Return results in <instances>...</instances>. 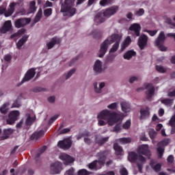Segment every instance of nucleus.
<instances>
[{
  "instance_id": "obj_1",
  "label": "nucleus",
  "mask_w": 175,
  "mask_h": 175,
  "mask_svg": "<svg viewBox=\"0 0 175 175\" xmlns=\"http://www.w3.org/2000/svg\"><path fill=\"white\" fill-rule=\"evenodd\" d=\"M125 115L121 111H111L109 109H103L98 113L97 120L98 121L99 126H104L108 123V125L113 126L114 124H117L113 129V132H120L122 129L121 123L124 120ZM107 121V122L105 120Z\"/></svg>"
},
{
  "instance_id": "obj_2",
  "label": "nucleus",
  "mask_w": 175,
  "mask_h": 175,
  "mask_svg": "<svg viewBox=\"0 0 175 175\" xmlns=\"http://www.w3.org/2000/svg\"><path fill=\"white\" fill-rule=\"evenodd\" d=\"M137 152L139 155H137L135 152H129L128 159L131 163H136L139 172H142L143 164L146 163V157L142 155H145V157L150 158L151 152H150V150L148 149V145H141L137 148Z\"/></svg>"
},
{
  "instance_id": "obj_3",
  "label": "nucleus",
  "mask_w": 175,
  "mask_h": 175,
  "mask_svg": "<svg viewBox=\"0 0 175 175\" xmlns=\"http://www.w3.org/2000/svg\"><path fill=\"white\" fill-rule=\"evenodd\" d=\"M76 0H64L62 3L61 12L64 13V16L73 17L76 14V8H75V1Z\"/></svg>"
},
{
  "instance_id": "obj_4",
  "label": "nucleus",
  "mask_w": 175,
  "mask_h": 175,
  "mask_svg": "<svg viewBox=\"0 0 175 175\" xmlns=\"http://www.w3.org/2000/svg\"><path fill=\"white\" fill-rule=\"evenodd\" d=\"M98 161H95L88 165L90 170H98L102 168V166L105 165V161H106V152H102L97 154Z\"/></svg>"
},
{
  "instance_id": "obj_5",
  "label": "nucleus",
  "mask_w": 175,
  "mask_h": 175,
  "mask_svg": "<svg viewBox=\"0 0 175 175\" xmlns=\"http://www.w3.org/2000/svg\"><path fill=\"white\" fill-rule=\"evenodd\" d=\"M110 44H113V40L111 38H107L101 44L100 47V50L98 51V56L99 58H103L105 57V54L107 53V49H109V46Z\"/></svg>"
},
{
  "instance_id": "obj_6",
  "label": "nucleus",
  "mask_w": 175,
  "mask_h": 175,
  "mask_svg": "<svg viewBox=\"0 0 175 175\" xmlns=\"http://www.w3.org/2000/svg\"><path fill=\"white\" fill-rule=\"evenodd\" d=\"M108 38H111L112 39V43L115 44L112 46L111 49L109 50V54H111V53H116L117 50H118V48L120 47V42H121V39L122 38V36L120 34H112L111 36H109Z\"/></svg>"
},
{
  "instance_id": "obj_7",
  "label": "nucleus",
  "mask_w": 175,
  "mask_h": 175,
  "mask_svg": "<svg viewBox=\"0 0 175 175\" xmlns=\"http://www.w3.org/2000/svg\"><path fill=\"white\" fill-rule=\"evenodd\" d=\"M165 39H166L165 32L161 31L155 41L156 46H158L161 51H166V50H167V48L163 46V43H165Z\"/></svg>"
},
{
  "instance_id": "obj_8",
  "label": "nucleus",
  "mask_w": 175,
  "mask_h": 175,
  "mask_svg": "<svg viewBox=\"0 0 175 175\" xmlns=\"http://www.w3.org/2000/svg\"><path fill=\"white\" fill-rule=\"evenodd\" d=\"M18 117H20V111H12L10 112L8 119L7 120L8 124L12 125V124H14L18 120Z\"/></svg>"
},
{
  "instance_id": "obj_9",
  "label": "nucleus",
  "mask_w": 175,
  "mask_h": 175,
  "mask_svg": "<svg viewBox=\"0 0 175 175\" xmlns=\"http://www.w3.org/2000/svg\"><path fill=\"white\" fill-rule=\"evenodd\" d=\"M169 143H170V139H165L158 144L157 154L159 155V158H162V155H163V152L165 151L163 147H165V146H167Z\"/></svg>"
},
{
  "instance_id": "obj_10",
  "label": "nucleus",
  "mask_w": 175,
  "mask_h": 175,
  "mask_svg": "<svg viewBox=\"0 0 175 175\" xmlns=\"http://www.w3.org/2000/svg\"><path fill=\"white\" fill-rule=\"evenodd\" d=\"M59 158L63 161L64 165H70L75 162V158L66 153H61Z\"/></svg>"
},
{
  "instance_id": "obj_11",
  "label": "nucleus",
  "mask_w": 175,
  "mask_h": 175,
  "mask_svg": "<svg viewBox=\"0 0 175 175\" xmlns=\"http://www.w3.org/2000/svg\"><path fill=\"white\" fill-rule=\"evenodd\" d=\"M62 170V163L59 161H56L51 165V174H58Z\"/></svg>"
},
{
  "instance_id": "obj_12",
  "label": "nucleus",
  "mask_w": 175,
  "mask_h": 175,
  "mask_svg": "<svg viewBox=\"0 0 175 175\" xmlns=\"http://www.w3.org/2000/svg\"><path fill=\"white\" fill-rule=\"evenodd\" d=\"M57 146L59 148H62V150H69L72 147V140L69 138L64 139L62 141H59Z\"/></svg>"
},
{
  "instance_id": "obj_13",
  "label": "nucleus",
  "mask_w": 175,
  "mask_h": 175,
  "mask_svg": "<svg viewBox=\"0 0 175 175\" xmlns=\"http://www.w3.org/2000/svg\"><path fill=\"white\" fill-rule=\"evenodd\" d=\"M29 23H31V18H19L15 21V27L16 28H23V27H25Z\"/></svg>"
},
{
  "instance_id": "obj_14",
  "label": "nucleus",
  "mask_w": 175,
  "mask_h": 175,
  "mask_svg": "<svg viewBox=\"0 0 175 175\" xmlns=\"http://www.w3.org/2000/svg\"><path fill=\"white\" fill-rule=\"evenodd\" d=\"M142 29V26L139 23H133L129 27V31H131L134 36H140V31Z\"/></svg>"
},
{
  "instance_id": "obj_15",
  "label": "nucleus",
  "mask_w": 175,
  "mask_h": 175,
  "mask_svg": "<svg viewBox=\"0 0 175 175\" xmlns=\"http://www.w3.org/2000/svg\"><path fill=\"white\" fill-rule=\"evenodd\" d=\"M118 10V8L117 6H114L101 11V13L103 14V17H111V16L117 13Z\"/></svg>"
},
{
  "instance_id": "obj_16",
  "label": "nucleus",
  "mask_w": 175,
  "mask_h": 175,
  "mask_svg": "<svg viewBox=\"0 0 175 175\" xmlns=\"http://www.w3.org/2000/svg\"><path fill=\"white\" fill-rule=\"evenodd\" d=\"M93 70L95 73H102V72H105L103 63L100 60L97 59L94 64Z\"/></svg>"
},
{
  "instance_id": "obj_17",
  "label": "nucleus",
  "mask_w": 175,
  "mask_h": 175,
  "mask_svg": "<svg viewBox=\"0 0 175 175\" xmlns=\"http://www.w3.org/2000/svg\"><path fill=\"white\" fill-rule=\"evenodd\" d=\"M36 73V72H35V69H33V68L29 69L26 72L25 77L23 78V79L21 81V84H23V83H25V81H29V80H31V79H33V77H35Z\"/></svg>"
},
{
  "instance_id": "obj_18",
  "label": "nucleus",
  "mask_w": 175,
  "mask_h": 175,
  "mask_svg": "<svg viewBox=\"0 0 175 175\" xmlns=\"http://www.w3.org/2000/svg\"><path fill=\"white\" fill-rule=\"evenodd\" d=\"M148 41V37L147 36L142 34L139 38L138 45L141 50H143L146 46H147V42Z\"/></svg>"
},
{
  "instance_id": "obj_19",
  "label": "nucleus",
  "mask_w": 175,
  "mask_h": 175,
  "mask_svg": "<svg viewBox=\"0 0 175 175\" xmlns=\"http://www.w3.org/2000/svg\"><path fill=\"white\" fill-rule=\"evenodd\" d=\"M140 120H147L150 117V108L146 107L140 109Z\"/></svg>"
},
{
  "instance_id": "obj_20",
  "label": "nucleus",
  "mask_w": 175,
  "mask_h": 175,
  "mask_svg": "<svg viewBox=\"0 0 175 175\" xmlns=\"http://www.w3.org/2000/svg\"><path fill=\"white\" fill-rule=\"evenodd\" d=\"M26 125H32L35 120H36V115L33 111L26 114Z\"/></svg>"
},
{
  "instance_id": "obj_21",
  "label": "nucleus",
  "mask_w": 175,
  "mask_h": 175,
  "mask_svg": "<svg viewBox=\"0 0 175 175\" xmlns=\"http://www.w3.org/2000/svg\"><path fill=\"white\" fill-rule=\"evenodd\" d=\"M146 90H148L146 92V98L147 99H151L152 96H154V92H155V88H154V85L151 83H148L146 85Z\"/></svg>"
},
{
  "instance_id": "obj_22",
  "label": "nucleus",
  "mask_w": 175,
  "mask_h": 175,
  "mask_svg": "<svg viewBox=\"0 0 175 175\" xmlns=\"http://www.w3.org/2000/svg\"><path fill=\"white\" fill-rule=\"evenodd\" d=\"M121 110L123 113H129L132 110V107H131V104L126 101L123 100L120 103Z\"/></svg>"
},
{
  "instance_id": "obj_23",
  "label": "nucleus",
  "mask_w": 175,
  "mask_h": 175,
  "mask_svg": "<svg viewBox=\"0 0 175 175\" xmlns=\"http://www.w3.org/2000/svg\"><path fill=\"white\" fill-rule=\"evenodd\" d=\"M59 43H61V38L57 37L52 38L50 42L46 43L48 50L53 49L55 44H59Z\"/></svg>"
},
{
  "instance_id": "obj_24",
  "label": "nucleus",
  "mask_w": 175,
  "mask_h": 175,
  "mask_svg": "<svg viewBox=\"0 0 175 175\" xmlns=\"http://www.w3.org/2000/svg\"><path fill=\"white\" fill-rule=\"evenodd\" d=\"M16 3L15 2H12L9 5V8L7 11L5 12L4 15L5 17H10L13 13H14V9L16 8Z\"/></svg>"
},
{
  "instance_id": "obj_25",
  "label": "nucleus",
  "mask_w": 175,
  "mask_h": 175,
  "mask_svg": "<svg viewBox=\"0 0 175 175\" xmlns=\"http://www.w3.org/2000/svg\"><path fill=\"white\" fill-rule=\"evenodd\" d=\"M12 28V21H7L4 23L3 26L0 29V32L1 33H6L8 31H10V29Z\"/></svg>"
},
{
  "instance_id": "obj_26",
  "label": "nucleus",
  "mask_w": 175,
  "mask_h": 175,
  "mask_svg": "<svg viewBox=\"0 0 175 175\" xmlns=\"http://www.w3.org/2000/svg\"><path fill=\"white\" fill-rule=\"evenodd\" d=\"M94 23H96L97 25L99 24H102V23H105V18L102 12H99L94 17Z\"/></svg>"
},
{
  "instance_id": "obj_27",
  "label": "nucleus",
  "mask_w": 175,
  "mask_h": 175,
  "mask_svg": "<svg viewBox=\"0 0 175 175\" xmlns=\"http://www.w3.org/2000/svg\"><path fill=\"white\" fill-rule=\"evenodd\" d=\"M131 42L132 39H131L129 36H127L121 44V51H124V50H125Z\"/></svg>"
},
{
  "instance_id": "obj_28",
  "label": "nucleus",
  "mask_w": 175,
  "mask_h": 175,
  "mask_svg": "<svg viewBox=\"0 0 175 175\" xmlns=\"http://www.w3.org/2000/svg\"><path fill=\"white\" fill-rule=\"evenodd\" d=\"M105 85H106L105 82L100 83L98 87L97 83H94L95 92L97 94H100V92H102V88H105Z\"/></svg>"
},
{
  "instance_id": "obj_29",
  "label": "nucleus",
  "mask_w": 175,
  "mask_h": 175,
  "mask_svg": "<svg viewBox=\"0 0 175 175\" xmlns=\"http://www.w3.org/2000/svg\"><path fill=\"white\" fill-rule=\"evenodd\" d=\"M44 135V131L43 130H41L38 132L34 133L31 137V140H38V139H40L42 136Z\"/></svg>"
},
{
  "instance_id": "obj_30",
  "label": "nucleus",
  "mask_w": 175,
  "mask_h": 175,
  "mask_svg": "<svg viewBox=\"0 0 175 175\" xmlns=\"http://www.w3.org/2000/svg\"><path fill=\"white\" fill-rule=\"evenodd\" d=\"M107 140H109V137H103L99 135L96 136V143H97V144H105Z\"/></svg>"
},
{
  "instance_id": "obj_31",
  "label": "nucleus",
  "mask_w": 175,
  "mask_h": 175,
  "mask_svg": "<svg viewBox=\"0 0 175 175\" xmlns=\"http://www.w3.org/2000/svg\"><path fill=\"white\" fill-rule=\"evenodd\" d=\"M13 133V129H7L3 131V135L0 139L1 140H5V139H8L10 135Z\"/></svg>"
},
{
  "instance_id": "obj_32",
  "label": "nucleus",
  "mask_w": 175,
  "mask_h": 175,
  "mask_svg": "<svg viewBox=\"0 0 175 175\" xmlns=\"http://www.w3.org/2000/svg\"><path fill=\"white\" fill-rule=\"evenodd\" d=\"M135 55H136V52H135L134 51H129L126 53H125L123 55V58L124 59H131V58H132V57H135Z\"/></svg>"
},
{
  "instance_id": "obj_33",
  "label": "nucleus",
  "mask_w": 175,
  "mask_h": 175,
  "mask_svg": "<svg viewBox=\"0 0 175 175\" xmlns=\"http://www.w3.org/2000/svg\"><path fill=\"white\" fill-rule=\"evenodd\" d=\"M28 38L29 36L25 35L24 36L22 39H21L18 43L16 44L17 46V49H21V47L23 46V45L24 44V43H25V42H27V40H28Z\"/></svg>"
},
{
  "instance_id": "obj_34",
  "label": "nucleus",
  "mask_w": 175,
  "mask_h": 175,
  "mask_svg": "<svg viewBox=\"0 0 175 175\" xmlns=\"http://www.w3.org/2000/svg\"><path fill=\"white\" fill-rule=\"evenodd\" d=\"M150 165L151 166L152 168H153L154 172H159L161 170V164H155V161H154V160L150 161Z\"/></svg>"
},
{
  "instance_id": "obj_35",
  "label": "nucleus",
  "mask_w": 175,
  "mask_h": 175,
  "mask_svg": "<svg viewBox=\"0 0 175 175\" xmlns=\"http://www.w3.org/2000/svg\"><path fill=\"white\" fill-rule=\"evenodd\" d=\"M169 124L172 126L171 133L174 135V133H175V115L172 116L170 118Z\"/></svg>"
},
{
  "instance_id": "obj_36",
  "label": "nucleus",
  "mask_w": 175,
  "mask_h": 175,
  "mask_svg": "<svg viewBox=\"0 0 175 175\" xmlns=\"http://www.w3.org/2000/svg\"><path fill=\"white\" fill-rule=\"evenodd\" d=\"M113 149L115 150L116 155H122V148L118 146V144L115 143L113 144Z\"/></svg>"
},
{
  "instance_id": "obj_37",
  "label": "nucleus",
  "mask_w": 175,
  "mask_h": 175,
  "mask_svg": "<svg viewBox=\"0 0 175 175\" xmlns=\"http://www.w3.org/2000/svg\"><path fill=\"white\" fill-rule=\"evenodd\" d=\"M36 12V2L32 1L29 3V13H35Z\"/></svg>"
},
{
  "instance_id": "obj_38",
  "label": "nucleus",
  "mask_w": 175,
  "mask_h": 175,
  "mask_svg": "<svg viewBox=\"0 0 175 175\" xmlns=\"http://www.w3.org/2000/svg\"><path fill=\"white\" fill-rule=\"evenodd\" d=\"M116 142L118 143H120V144H128V143H131V142H132V139L130 137H124L117 139Z\"/></svg>"
},
{
  "instance_id": "obj_39",
  "label": "nucleus",
  "mask_w": 175,
  "mask_h": 175,
  "mask_svg": "<svg viewBox=\"0 0 175 175\" xmlns=\"http://www.w3.org/2000/svg\"><path fill=\"white\" fill-rule=\"evenodd\" d=\"M9 103H5L0 107V111L2 114H6V113H8V110H9Z\"/></svg>"
},
{
  "instance_id": "obj_40",
  "label": "nucleus",
  "mask_w": 175,
  "mask_h": 175,
  "mask_svg": "<svg viewBox=\"0 0 175 175\" xmlns=\"http://www.w3.org/2000/svg\"><path fill=\"white\" fill-rule=\"evenodd\" d=\"M24 33H25V29H21V30H18L17 33L12 35L10 38L14 39V38H21V35H24Z\"/></svg>"
},
{
  "instance_id": "obj_41",
  "label": "nucleus",
  "mask_w": 175,
  "mask_h": 175,
  "mask_svg": "<svg viewBox=\"0 0 175 175\" xmlns=\"http://www.w3.org/2000/svg\"><path fill=\"white\" fill-rule=\"evenodd\" d=\"M43 14V11L42 9H40L34 18V23L36 24V23H39L40 21V19L42 18V14Z\"/></svg>"
},
{
  "instance_id": "obj_42",
  "label": "nucleus",
  "mask_w": 175,
  "mask_h": 175,
  "mask_svg": "<svg viewBox=\"0 0 175 175\" xmlns=\"http://www.w3.org/2000/svg\"><path fill=\"white\" fill-rule=\"evenodd\" d=\"M173 99L165 98L162 99L161 102V103H163V105H165V106H172V105H173Z\"/></svg>"
},
{
  "instance_id": "obj_43",
  "label": "nucleus",
  "mask_w": 175,
  "mask_h": 175,
  "mask_svg": "<svg viewBox=\"0 0 175 175\" xmlns=\"http://www.w3.org/2000/svg\"><path fill=\"white\" fill-rule=\"evenodd\" d=\"M118 103H112L107 105V109L109 110H117L118 109Z\"/></svg>"
},
{
  "instance_id": "obj_44",
  "label": "nucleus",
  "mask_w": 175,
  "mask_h": 175,
  "mask_svg": "<svg viewBox=\"0 0 175 175\" xmlns=\"http://www.w3.org/2000/svg\"><path fill=\"white\" fill-rule=\"evenodd\" d=\"M131 119H129L123 124L122 129L126 130L129 129V128H131Z\"/></svg>"
},
{
  "instance_id": "obj_45",
  "label": "nucleus",
  "mask_w": 175,
  "mask_h": 175,
  "mask_svg": "<svg viewBox=\"0 0 175 175\" xmlns=\"http://www.w3.org/2000/svg\"><path fill=\"white\" fill-rule=\"evenodd\" d=\"M75 72H76V69L72 68L67 74H66L64 75L66 80H68V79H69L73 74H75Z\"/></svg>"
},
{
  "instance_id": "obj_46",
  "label": "nucleus",
  "mask_w": 175,
  "mask_h": 175,
  "mask_svg": "<svg viewBox=\"0 0 175 175\" xmlns=\"http://www.w3.org/2000/svg\"><path fill=\"white\" fill-rule=\"evenodd\" d=\"M53 14V10L51 8H48L44 11V14L46 17H50Z\"/></svg>"
},
{
  "instance_id": "obj_47",
  "label": "nucleus",
  "mask_w": 175,
  "mask_h": 175,
  "mask_svg": "<svg viewBox=\"0 0 175 175\" xmlns=\"http://www.w3.org/2000/svg\"><path fill=\"white\" fill-rule=\"evenodd\" d=\"M148 133H149V136H150V139H154L155 136H157V132H155L154 129L149 130Z\"/></svg>"
},
{
  "instance_id": "obj_48",
  "label": "nucleus",
  "mask_w": 175,
  "mask_h": 175,
  "mask_svg": "<svg viewBox=\"0 0 175 175\" xmlns=\"http://www.w3.org/2000/svg\"><path fill=\"white\" fill-rule=\"evenodd\" d=\"M156 70L157 72H159V73H165V72H166V68L162 66H156Z\"/></svg>"
},
{
  "instance_id": "obj_49",
  "label": "nucleus",
  "mask_w": 175,
  "mask_h": 175,
  "mask_svg": "<svg viewBox=\"0 0 175 175\" xmlns=\"http://www.w3.org/2000/svg\"><path fill=\"white\" fill-rule=\"evenodd\" d=\"M88 136H90V134L88 133H87L84 137V142H85V143H86V144H91L92 141L91 140V139H90V137Z\"/></svg>"
},
{
  "instance_id": "obj_50",
  "label": "nucleus",
  "mask_w": 175,
  "mask_h": 175,
  "mask_svg": "<svg viewBox=\"0 0 175 175\" xmlns=\"http://www.w3.org/2000/svg\"><path fill=\"white\" fill-rule=\"evenodd\" d=\"M167 96H170V98H175V89L170 90L167 92Z\"/></svg>"
},
{
  "instance_id": "obj_51",
  "label": "nucleus",
  "mask_w": 175,
  "mask_h": 175,
  "mask_svg": "<svg viewBox=\"0 0 175 175\" xmlns=\"http://www.w3.org/2000/svg\"><path fill=\"white\" fill-rule=\"evenodd\" d=\"M90 173L86 170H80L78 172V175H89Z\"/></svg>"
},
{
  "instance_id": "obj_52",
  "label": "nucleus",
  "mask_w": 175,
  "mask_h": 175,
  "mask_svg": "<svg viewBox=\"0 0 175 175\" xmlns=\"http://www.w3.org/2000/svg\"><path fill=\"white\" fill-rule=\"evenodd\" d=\"M46 146H43L39 150L38 152L37 153V157H40V154H43V152H44L45 150H46Z\"/></svg>"
},
{
  "instance_id": "obj_53",
  "label": "nucleus",
  "mask_w": 175,
  "mask_h": 175,
  "mask_svg": "<svg viewBox=\"0 0 175 175\" xmlns=\"http://www.w3.org/2000/svg\"><path fill=\"white\" fill-rule=\"evenodd\" d=\"M143 14H144V10L141 8L139 9L137 12H135V16H143Z\"/></svg>"
},
{
  "instance_id": "obj_54",
  "label": "nucleus",
  "mask_w": 175,
  "mask_h": 175,
  "mask_svg": "<svg viewBox=\"0 0 175 175\" xmlns=\"http://www.w3.org/2000/svg\"><path fill=\"white\" fill-rule=\"evenodd\" d=\"M21 106V103H20V100H16L13 104L12 107H20Z\"/></svg>"
},
{
  "instance_id": "obj_55",
  "label": "nucleus",
  "mask_w": 175,
  "mask_h": 175,
  "mask_svg": "<svg viewBox=\"0 0 175 175\" xmlns=\"http://www.w3.org/2000/svg\"><path fill=\"white\" fill-rule=\"evenodd\" d=\"M120 173L121 175H128V171L126 170V168H125V167H122L120 170Z\"/></svg>"
},
{
  "instance_id": "obj_56",
  "label": "nucleus",
  "mask_w": 175,
  "mask_h": 175,
  "mask_svg": "<svg viewBox=\"0 0 175 175\" xmlns=\"http://www.w3.org/2000/svg\"><path fill=\"white\" fill-rule=\"evenodd\" d=\"M152 122H159V118L157 116V114H154L152 118Z\"/></svg>"
},
{
  "instance_id": "obj_57",
  "label": "nucleus",
  "mask_w": 175,
  "mask_h": 175,
  "mask_svg": "<svg viewBox=\"0 0 175 175\" xmlns=\"http://www.w3.org/2000/svg\"><path fill=\"white\" fill-rule=\"evenodd\" d=\"M109 2H110V0H101L100 1V5L101 6H105V5H107V3H109Z\"/></svg>"
},
{
  "instance_id": "obj_58",
  "label": "nucleus",
  "mask_w": 175,
  "mask_h": 175,
  "mask_svg": "<svg viewBox=\"0 0 175 175\" xmlns=\"http://www.w3.org/2000/svg\"><path fill=\"white\" fill-rule=\"evenodd\" d=\"M57 118H58V116H57V115L53 116V117L51 118V119L49 120V124H53V122L54 121H55Z\"/></svg>"
},
{
  "instance_id": "obj_59",
  "label": "nucleus",
  "mask_w": 175,
  "mask_h": 175,
  "mask_svg": "<svg viewBox=\"0 0 175 175\" xmlns=\"http://www.w3.org/2000/svg\"><path fill=\"white\" fill-rule=\"evenodd\" d=\"M75 173V170H73V168H70V170H68V171L66 172V175H73V174Z\"/></svg>"
},
{
  "instance_id": "obj_60",
  "label": "nucleus",
  "mask_w": 175,
  "mask_h": 175,
  "mask_svg": "<svg viewBox=\"0 0 175 175\" xmlns=\"http://www.w3.org/2000/svg\"><path fill=\"white\" fill-rule=\"evenodd\" d=\"M92 35L94 38H98V36H100V31H95L92 33Z\"/></svg>"
},
{
  "instance_id": "obj_61",
  "label": "nucleus",
  "mask_w": 175,
  "mask_h": 175,
  "mask_svg": "<svg viewBox=\"0 0 175 175\" xmlns=\"http://www.w3.org/2000/svg\"><path fill=\"white\" fill-rule=\"evenodd\" d=\"M174 161V157L172 155H170L167 157V162H168V163H173Z\"/></svg>"
},
{
  "instance_id": "obj_62",
  "label": "nucleus",
  "mask_w": 175,
  "mask_h": 175,
  "mask_svg": "<svg viewBox=\"0 0 175 175\" xmlns=\"http://www.w3.org/2000/svg\"><path fill=\"white\" fill-rule=\"evenodd\" d=\"M148 33H149V35L150 36H154V35H157V32H158V31L157 30H154V31H147Z\"/></svg>"
},
{
  "instance_id": "obj_63",
  "label": "nucleus",
  "mask_w": 175,
  "mask_h": 175,
  "mask_svg": "<svg viewBox=\"0 0 175 175\" xmlns=\"http://www.w3.org/2000/svg\"><path fill=\"white\" fill-rule=\"evenodd\" d=\"M4 59H5V61H6V62H10V59H12V56L10 55H6L4 57Z\"/></svg>"
},
{
  "instance_id": "obj_64",
  "label": "nucleus",
  "mask_w": 175,
  "mask_h": 175,
  "mask_svg": "<svg viewBox=\"0 0 175 175\" xmlns=\"http://www.w3.org/2000/svg\"><path fill=\"white\" fill-rule=\"evenodd\" d=\"M42 91H43V88H42L38 87L33 89L34 92H42Z\"/></svg>"
}]
</instances>
